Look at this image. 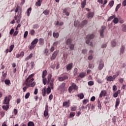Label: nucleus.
<instances>
[{
    "instance_id": "nucleus-10",
    "label": "nucleus",
    "mask_w": 126,
    "mask_h": 126,
    "mask_svg": "<svg viewBox=\"0 0 126 126\" xmlns=\"http://www.w3.org/2000/svg\"><path fill=\"white\" fill-rule=\"evenodd\" d=\"M58 54H59V51H56L53 53L51 57V61H54L56 59V57L58 56Z\"/></svg>"
},
{
    "instance_id": "nucleus-7",
    "label": "nucleus",
    "mask_w": 126,
    "mask_h": 126,
    "mask_svg": "<svg viewBox=\"0 0 126 126\" xmlns=\"http://www.w3.org/2000/svg\"><path fill=\"white\" fill-rule=\"evenodd\" d=\"M106 27L105 26L101 27V29L99 31V32L100 33V36L101 38L104 37V30H106Z\"/></svg>"
},
{
    "instance_id": "nucleus-53",
    "label": "nucleus",
    "mask_w": 126,
    "mask_h": 126,
    "mask_svg": "<svg viewBox=\"0 0 126 126\" xmlns=\"http://www.w3.org/2000/svg\"><path fill=\"white\" fill-rule=\"evenodd\" d=\"M88 102H89V100H88V99H84L83 100V104H84V105H86V103H88Z\"/></svg>"
},
{
    "instance_id": "nucleus-9",
    "label": "nucleus",
    "mask_w": 126,
    "mask_h": 126,
    "mask_svg": "<svg viewBox=\"0 0 126 126\" xmlns=\"http://www.w3.org/2000/svg\"><path fill=\"white\" fill-rule=\"evenodd\" d=\"M68 78V77L67 75H63L58 78V79L59 81H63L65 80V79H67Z\"/></svg>"
},
{
    "instance_id": "nucleus-49",
    "label": "nucleus",
    "mask_w": 126,
    "mask_h": 126,
    "mask_svg": "<svg viewBox=\"0 0 126 126\" xmlns=\"http://www.w3.org/2000/svg\"><path fill=\"white\" fill-rule=\"evenodd\" d=\"M69 48L72 51L74 50V44H70L69 46Z\"/></svg>"
},
{
    "instance_id": "nucleus-17",
    "label": "nucleus",
    "mask_w": 126,
    "mask_h": 126,
    "mask_svg": "<svg viewBox=\"0 0 126 126\" xmlns=\"http://www.w3.org/2000/svg\"><path fill=\"white\" fill-rule=\"evenodd\" d=\"M9 104H6V105H3L2 108L4 111H7L9 109Z\"/></svg>"
},
{
    "instance_id": "nucleus-41",
    "label": "nucleus",
    "mask_w": 126,
    "mask_h": 126,
    "mask_svg": "<svg viewBox=\"0 0 126 126\" xmlns=\"http://www.w3.org/2000/svg\"><path fill=\"white\" fill-rule=\"evenodd\" d=\"M74 24L75 27H77V26H79V22L77 21H75L74 22Z\"/></svg>"
},
{
    "instance_id": "nucleus-40",
    "label": "nucleus",
    "mask_w": 126,
    "mask_h": 126,
    "mask_svg": "<svg viewBox=\"0 0 126 126\" xmlns=\"http://www.w3.org/2000/svg\"><path fill=\"white\" fill-rule=\"evenodd\" d=\"M43 78V83L44 84V85H46V84H47V82H48V81H47V78Z\"/></svg>"
},
{
    "instance_id": "nucleus-25",
    "label": "nucleus",
    "mask_w": 126,
    "mask_h": 126,
    "mask_svg": "<svg viewBox=\"0 0 126 126\" xmlns=\"http://www.w3.org/2000/svg\"><path fill=\"white\" fill-rule=\"evenodd\" d=\"M85 5H86V0H84L81 2V7H82V8H84V7H85Z\"/></svg>"
},
{
    "instance_id": "nucleus-59",
    "label": "nucleus",
    "mask_w": 126,
    "mask_h": 126,
    "mask_svg": "<svg viewBox=\"0 0 126 126\" xmlns=\"http://www.w3.org/2000/svg\"><path fill=\"white\" fill-rule=\"evenodd\" d=\"M88 59L90 61H91V60H93V56L91 55H90V56L88 57Z\"/></svg>"
},
{
    "instance_id": "nucleus-11",
    "label": "nucleus",
    "mask_w": 126,
    "mask_h": 126,
    "mask_svg": "<svg viewBox=\"0 0 126 126\" xmlns=\"http://www.w3.org/2000/svg\"><path fill=\"white\" fill-rule=\"evenodd\" d=\"M106 95H107V91L103 90V91H101V92H100V94H99V97L100 98H102L103 96L105 97Z\"/></svg>"
},
{
    "instance_id": "nucleus-36",
    "label": "nucleus",
    "mask_w": 126,
    "mask_h": 126,
    "mask_svg": "<svg viewBox=\"0 0 126 126\" xmlns=\"http://www.w3.org/2000/svg\"><path fill=\"white\" fill-rule=\"evenodd\" d=\"M114 0H110L109 1V5L110 6V7H113V6L114 5Z\"/></svg>"
},
{
    "instance_id": "nucleus-14",
    "label": "nucleus",
    "mask_w": 126,
    "mask_h": 126,
    "mask_svg": "<svg viewBox=\"0 0 126 126\" xmlns=\"http://www.w3.org/2000/svg\"><path fill=\"white\" fill-rule=\"evenodd\" d=\"M87 24V20H85L82 22L81 24L80 25V27H81L82 28L84 27L85 25H86Z\"/></svg>"
},
{
    "instance_id": "nucleus-24",
    "label": "nucleus",
    "mask_w": 126,
    "mask_h": 126,
    "mask_svg": "<svg viewBox=\"0 0 126 126\" xmlns=\"http://www.w3.org/2000/svg\"><path fill=\"white\" fill-rule=\"evenodd\" d=\"M42 1H43V0H38V1L35 3L36 6H41Z\"/></svg>"
},
{
    "instance_id": "nucleus-26",
    "label": "nucleus",
    "mask_w": 126,
    "mask_h": 126,
    "mask_svg": "<svg viewBox=\"0 0 126 126\" xmlns=\"http://www.w3.org/2000/svg\"><path fill=\"white\" fill-rule=\"evenodd\" d=\"M33 57V54L31 53V54H30V55L28 57H27L25 58V61H28V60H30V59H32Z\"/></svg>"
},
{
    "instance_id": "nucleus-52",
    "label": "nucleus",
    "mask_w": 126,
    "mask_h": 126,
    "mask_svg": "<svg viewBox=\"0 0 126 126\" xmlns=\"http://www.w3.org/2000/svg\"><path fill=\"white\" fill-rule=\"evenodd\" d=\"M28 35V31H26L24 34V38H26Z\"/></svg>"
},
{
    "instance_id": "nucleus-58",
    "label": "nucleus",
    "mask_w": 126,
    "mask_h": 126,
    "mask_svg": "<svg viewBox=\"0 0 126 126\" xmlns=\"http://www.w3.org/2000/svg\"><path fill=\"white\" fill-rule=\"evenodd\" d=\"M75 110H76V106L71 107V111H72V112H74Z\"/></svg>"
},
{
    "instance_id": "nucleus-29",
    "label": "nucleus",
    "mask_w": 126,
    "mask_h": 126,
    "mask_svg": "<svg viewBox=\"0 0 126 126\" xmlns=\"http://www.w3.org/2000/svg\"><path fill=\"white\" fill-rule=\"evenodd\" d=\"M53 37H54V38H59V36H60V34L59 33V32H53Z\"/></svg>"
},
{
    "instance_id": "nucleus-39",
    "label": "nucleus",
    "mask_w": 126,
    "mask_h": 126,
    "mask_svg": "<svg viewBox=\"0 0 126 126\" xmlns=\"http://www.w3.org/2000/svg\"><path fill=\"white\" fill-rule=\"evenodd\" d=\"M13 48H14V45L13 44L11 45L10 47H9V53H11V52H12V50H13Z\"/></svg>"
},
{
    "instance_id": "nucleus-18",
    "label": "nucleus",
    "mask_w": 126,
    "mask_h": 126,
    "mask_svg": "<svg viewBox=\"0 0 126 126\" xmlns=\"http://www.w3.org/2000/svg\"><path fill=\"white\" fill-rule=\"evenodd\" d=\"M63 13H64L65 15H66V16H69V12H68V11H67V9L66 8H64L63 10Z\"/></svg>"
},
{
    "instance_id": "nucleus-6",
    "label": "nucleus",
    "mask_w": 126,
    "mask_h": 126,
    "mask_svg": "<svg viewBox=\"0 0 126 126\" xmlns=\"http://www.w3.org/2000/svg\"><path fill=\"white\" fill-rule=\"evenodd\" d=\"M21 12L18 13V15L14 17L15 20H16L17 23H20V21L21 20Z\"/></svg>"
},
{
    "instance_id": "nucleus-23",
    "label": "nucleus",
    "mask_w": 126,
    "mask_h": 126,
    "mask_svg": "<svg viewBox=\"0 0 126 126\" xmlns=\"http://www.w3.org/2000/svg\"><path fill=\"white\" fill-rule=\"evenodd\" d=\"M71 86L74 88V90H77L78 89V87L76 86V84H75L74 83H72L71 84Z\"/></svg>"
},
{
    "instance_id": "nucleus-16",
    "label": "nucleus",
    "mask_w": 126,
    "mask_h": 126,
    "mask_svg": "<svg viewBox=\"0 0 126 126\" xmlns=\"http://www.w3.org/2000/svg\"><path fill=\"white\" fill-rule=\"evenodd\" d=\"M38 39L37 38H35L34 39L33 41H32V42L31 43V45L32 46H36V44H37V43H38Z\"/></svg>"
},
{
    "instance_id": "nucleus-20",
    "label": "nucleus",
    "mask_w": 126,
    "mask_h": 126,
    "mask_svg": "<svg viewBox=\"0 0 126 126\" xmlns=\"http://www.w3.org/2000/svg\"><path fill=\"white\" fill-rule=\"evenodd\" d=\"M31 11H32V8L30 7L27 10V14L28 16H30V13H31Z\"/></svg>"
},
{
    "instance_id": "nucleus-13",
    "label": "nucleus",
    "mask_w": 126,
    "mask_h": 126,
    "mask_svg": "<svg viewBox=\"0 0 126 126\" xmlns=\"http://www.w3.org/2000/svg\"><path fill=\"white\" fill-rule=\"evenodd\" d=\"M49 115V109L48 106L45 107V110L44 112V117H47Z\"/></svg>"
},
{
    "instance_id": "nucleus-33",
    "label": "nucleus",
    "mask_w": 126,
    "mask_h": 126,
    "mask_svg": "<svg viewBox=\"0 0 126 126\" xmlns=\"http://www.w3.org/2000/svg\"><path fill=\"white\" fill-rule=\"evenodd\" d=\"M125 52V46H122L120 49V54H123Z\"/></svg>"
},
{
    "instance_id": "nucleus-42",
    "label": "nucleus",
    "mask_w": 126,
    "mask_h": 126,
    "mask_svg": "<svg viewBox=\"0 0 126 126\" xmlns=\"http://www.w3.org/2000/svg\"><path fill=\"white\" fill-rule=\"evenodd\" d=\"M121 5H122V4H121V3L118 4L116 7L115 11H118V10H119V8H120V7H121Z\"/></svg>"
},
{
    "instance_id": "nucleus-32",
    "label": "nucleus",
    "mask_w": 126,
    "mask_h": 126,
    "mask_svg": "<svg viewBox=\"0 0 126 126\" xmlns=\"http://www.w3.org/2000/svg\"><path fill=\"white\" fill-rule=\"evenodd\" d=\"M71 39L70 38H68L67 39V40L66 41V45H70V44H71Z\"/></svg>"
},
{
    "instance_id": "nucleus-61",
    "label": "nucleus",
    "mask_w": 126,
    "mask_h": 126,
    "mask_svg": "<svg viewBox=\"0 0 126 126\" xmlns=\"http://www.w3.org/2000/svg\"><path fill=\"white\" fill-rule=\"evenodd\" d=\"M107 47V44H103L101 45V48L102 49H104V48H106Z\"/></svg>"
},
{
    "instance_id": "nucleus-35",
    "label": "nucleus",
    "mask_w": 126,
    "mask_h": 126,
    "mask_svg": "<svg viewBox=\"0 0 126 126\" xmlns=\"http://www.w3.org/2000/svg\"><path fill=\"white\" fill-rule=\"evenodd\" d=\"M39 45H44V39L40 38L39 40Z\"/></svg>"
},
{
    "instance_id": "nucleus-44",
    "label": "nucleus",
    "mask_w": 126,
    "mask_h": 126,
    "mask_svg": "<svg viewBox=\"0 0 126 126\" xmlns=\"http://www.w3.org/2000/svg\"><path fill=\"white\" fill-rule=\"evenodd\" d=\"M28 126H34L35 125L34 124V123L33 122H29L28 123Z\"/></svg>"
},
{
    "instance_id": "nucleus-4",
    "label": "nucleus",
    "mask_w": 126,
    "mask_h": 126,
    "mask_svg": "<svg viewBox=\"0 0 126 126\" xmlns=\"http://www.w3.org/2000/svg\"><path fill=\"white\" fill-rule=\"evenodd\" d=\"M120 75V73H118L116 75H114L113 76H107L106 77V79L107 81H114V80H115V79H116V77H118V76H119V75Z\"/></svg>"
},
{
    "instance_id": "nucleus-46",
    "label": "nucleus",
    "mask_w": 126,
    "mask_h": 126,
    "mask_svg": "<svg viewBox=\"0 0 126 126\" xmlns=\"http://www.w3.org/2000/svg\"><path fill=\"white\" fill-rule=\"evenodd\" d=\"M88 85L89 86H92L93 85H94V82L93 81H90L88 82Z\"/></svg>"
},
{
    "instance_id": "nucleus-3",
    "label": "nucleus",
    "mask_w": 126,
    "mask_h": 126,
    "mask_svg": "<svg viewBox=\"0 0 126 126\" xmlns=\"http://www.w3.org/2000/svg\"><path fill=\"white\" fill-rule=\"evenodd\" d=\"M94 34H89L87 36L86 38L87 40L86 41V44H88V45H90V46H91L92 47L93 46V43L92 42H90V40L91 39H93L94 38Z\"/></svg>"
},
{
    "instance_id": "nucleus-34",
    "label": "nucleus",
    "mask_w": 126,
    "mask_h": 126,
    "mask_svg": "<svg viewBox=\"0 0 126 126\" xmlns=\"http://www.w3.org/2000/svg\"><path fill=\"white\" fill-rule=\"evenodd\" d=\"M116 17V15H114L113 16H110L108 18L107 21H111L112 19H114Z\"/></svg>"
},
{
    "instance_id": "nucleus-30",
    "label": "nucleus",
    "mask_w": 126,
    "mask_h": 126,
    "mask_svg": "<svg viewBox=\"0 0 126 126\" xmlns=\"http://www.w3.org/2000/svg\"><path fill=\"white\" fill-rule=\"evenodd\" d=\"M121 93L120 90H118L116 93H115L113 94V96H114L115 98L118 97V95H119V94Z\"/></svg>"
},
{
    "instance_id": "nucleus-60",
    "label": "nucleus",
    "mask_w": 126,
    "mask_h": 126,
    "mask_svg": "<svg viewBox=\"0 0 126 126\" xmlns=\"http://www.w3.org/2000/svg\"><path fill=\"white\" fill-rule=\"evenodd\" d=\"M113 91H117V86L116 85L113 86Z\"/></svg>"
},
{
    "instance_id": "nucleus-43",
    "label": "nucleus",
    "mask_w": 126,
    "mask_h": 126,
    "mask_svg": "<svg viewBox=\"0 0 126 126\" xmlns=\"http://www.w3.org/2000/svg\"><path fill=\"white\" fill-rule=\"evenodd\" d=\"M64 87H65V83H63L62 85L60 86V88L63 90V89H64Z\"/></svg>"
},
{
    "instance_id": "nucleus-8",
    "label": "nucleus",
    "mask_w": 126,
    "mask_h": 126,
    "mask_svg": "<svg viewBox=\"0 0 126 126\" xmlns=\"http://www.w3.org/2000/svg\"><path fill=\"white\" fill-rule=\"evenodd\" d=\"M103 67H104V62H103L102 60H100L98 66V69H99V70H102Z\"/></svg>"
},
{
    "instance_id": "nucleus-45",
    "label": "nucleus",
    "mask_w": 126,
    "mask_h": 126,
    "mask_svg": "<svg viewBox=\"0 0 126 126\" xmlns=\"http://www.w3.org/2000/svg\"><path fill=\"white\" fill-rule=\"evenodd\" d=\"M78 97H79L80 99H83V98H84V94L83 93L80 94H78Z\"/></svg>"
},
{
    "instance_id": "nucleus-55",
    "label": "nucleus",
    "mask_w": 126,
    "mask_h": 126,
    "mask_svg": "<svg viewBox=\"0 0 126 126\" xmlns=\"http://www.w3.org/2000/svg\"><path fill=\"white\" fill-rule=\"evenodd\" d=\"M13 33H14V29H11V30L10 31L9 34H10V35H12V34H13Z\"/></svg>"
},
{
    "instance_id": "nucleus-50",
    "label": "nucleus",
    "mask_w": 126,
    "mask_h": 126,
    "mask_svg": "<svg viewBox=\"0 0 126 126\" xmlns=\"http://www.w3.org/2000/svg\"><path fill=\"white\" fill-rule=\"evenodd\" d=\"M112 45L113 47H116V45H117V43L116 42V41L113 40L112 42Z\"/></svg>"
},
{
    "instance_id": "nucleus-54",
    "label": "nucleus",
    "mask_w": 126,
    "mask_h": 126,
    "mask_svg": "<svg viewBox=\"0 0 126 126\" xmlns=\"http://www.w3.org/2000/svg\"><path fill=\"white\" fill-rule=\"evenodd\" d=\"M75 116V113L74 112H71L70 114V118H72V117H74Z\"/></svg>"
},
{
    "instance_id": "nucleus-38",
    "label": "nucleus",
    "mask_w": 126,
    "mask_h": 126,
    "mask_svg": "<svg viewBox=\"0 0 126 126\" xmlns=\"http://www.w3.org/2000/svg\"><path fill=\"white\" fill-rule=\"evenodd\" d=\"M79 77H81V78H82L85 76V72H82L80 73L79 75Z\"/></svg>"
},
{
    "instance_id": "nucleus-2",
    "label": "nucleus",
    "mask_w": 126,
    "mask_h": 126,
    "mask_svg": "<svg viewBox=\"0 0 126 126\" xmlns=\"http://www.w3.org/2000/svg\"><path fill=\"white\" fill-rule=\"evenodd\" d=\"M51 81V82L50 83V86H48L47 89L46 87H44L42 89V95L44 97L46 96V93L47 94H50V93H51V89H53L54 88V83H53V82L55 81V79L54 78L52 79Z\"/></svg>"
},
{
    "instance_id": "nucleus-48",
    "label": "nucleus",
    "mask_w": 126,
    "mask_h": 126,
    "mask_svg": "<svg viewBox=\"0 0 126 126\" xmlns=\"http://www.w3.org/2000/svg\"><path fill=\"white\" fill-rule=\"evenodd\" d=\"M30 96V93H27L25 96V99H28Z\"/></svg>"
},
{
    "instance_id": "nucleus-63",
    "label": "nucleus",
    "mask_w": 126,
    "mask_h": 126,
    "mask_svg": "<svg viewBox=\"0 0 126 126\" xmlns=\"http://www.w3.org/2000/svg\"><path fill=\"white\" fill-rule=\"evenodd\" d=\"M53 94H51L49 96V100H52V99H53Z\"/></svg>"
},
{
    "instance_id": "nucleus-56",
    "label": "nucleus",
    "mask_w": 126,
    "mask_h": 126,
    "mask_svg": "<svg viewBox=\"0 0 126 126\" xmlns=\"http://www.w3.org/2000/svg\"><path fill=\"white\" fill-rule=\"evenodd\" d=\"M0 116L2 118H3V117L4 116V115L5 114V112H3V111H1L0 112Z\"/></svg>"
},
{
    "instance_id": "nucleus-47",
    "label": "nucleus",
    "mask_w": 126,
    "mask_h": 126,
    "mask_svg": "<svg viewBox=\"0 0 126 126\" xmlns=\"http://www.w3.org/2000/svg\"><path fill=\"white\" fill-rule=\"evenodd\" d=\"M5 84H6V85H9V84L10 83V81L8 79L5 80Z\"/></svg>"
},
{
    "instance_id": "nucleus-1",
    "label": "nucleus",
    "mask_w": 126,
    "mask_h": 126,
    "mask_svg": "<svg viewBox=\"0 0 126 126\" xmlns=\"http://www.w3.org/2000/svg\"><path fill=\"white\" fill-rule=\"evenodd\" d=\"M33 76H34V74L30 75L26 80V81L24 82L23 85H26V86L23 88L24 92H26L27 89L29 88V87H34L36 85V82H33L34 78H32Z\"/></svg>"
},
{
    "instance_id": "nucleus-27",
    "label": "nucleus",
    "mask_w": 126,
    "mask_h": 126,
    "mask_svg": "<svg viewBox=\"0 0 126 126\" xmlns=\"http://www.w3.org/2000/svg\"><path fill=\"white\" fill-rule=\"evenodd\" d=\"M47 70H45L42 71V78H44L46 77V75H47Z\"/></svg>"
},
{
    "instance_id": "nucleus-28",
    "label": "nucleus",
    "mask_w": 126,
    "mask_h": 126,
    "mask_svg": "<svg viewBox=\"0 0 126 126\" xmlns=\"http://www.w3.org/2000/svg\"><path fill=\"white\" fill-rule=\"evenodd\" d=\"M120 105V99L117 98L116 101L115 103V108H117L118 106Z\"/></svg>"
},
{
    "instance_id": "nucleus-12",
    "label": "nucleus",
    "mask_w": 126,
    "mask_h": 126,
    "mask_svg": "<svg viewBox=\"0 0 126 126\" xmlns=\"http://www.w3.org/2000/svg\"><path fill=\"white\" fill-rule=\"evenodd\" d=\"M63 106L64 107H67V108H68V107L70 106V104L69 103V100H68L67 101L63 102Z\"/></svg>"
},
{
    "instance_id": "nucleus-51",
    "label": "nucleus",
    "mask_w": 126,
    "mask_h": 126,
    "mask_svg": "<svg viewBox=\"0 0 126 126\" xmlns=\"http://www.w3.org/2000/svg\"><path fill=\"white\" fill-rule=\"evenodd\" d=\"M30 33L32 36H33L35 34V31H34L33 30H32L30 31Z\"/></svg>"
},
{
    "instance_id": "nucleus-22",
    "label": "nucleus",
    "mask_w": 126,
    "mask_h": 126,
    "mask_svg": "<svg viewBox=\"0 0 126 126\" xmlns=\"http://www.w3.org/2000/svg\"><path fill=\"white\" fill-rule=\"evenodd\" d=\"M51 79H52V74H49L48 75V80L47 82V84H49L50 83V81H51Z\"/></svg>"
},
{
    "instance_id": "nucleus-21",
    "label": "nucleus",
    "mask_w": 126,
    "mask_h": 126,
    "mask_svg": "<svg viewBox=\"0 0 126 126\" xmlns=\"http://www.w3.org/2000/svg\"><path fill=\"white\" fill-rule=\"evenodd\" d=\"M122 28V31H123V32H126V24H123L121 26Z\"/></svg>"
},
{
    "instance_id": "nucleus-64",
    "label": "nucleus",
    "mask_w": 126,
    "mask_h": 126,
    "mask_svg": "<svg viewBox=\"0 0 126 126\" xmlns=\"http://www.w3.org/2000/svg\"><path fill=\"white\" fill-rule=\"evenodd\" d=\"M122 5H123V6H126V0H125L123 2Z\"/></svg>"
},
{
    "instance_id": "nucleus-5",
    "label": "nucleus",
    "mask_w": 126,
    "mask_h": 126,
    "mask_svg": "<svg viewBox=\"0 0 126 126\" xmlns=\"http://www.w3.org/2000/svg\"><path fill=\"white\" fill-rule=\"evenodd\" d=\"M12 98V96L11 95H9L5 97L3 103L4 105H9V101L10 100H11V98Z\"/></svg>"
},
{
    "instance_id": "nucleus-37",
    "label": "nucleus",
    "mask_w": 126,
    "mask_h": 126,
    "mask_svg": "<svg viewBox=\"0 0 126 126\" xmlns=\"http://www.w3.org/2000/svg\"><path fill=\"white\" fill-rule=\"evenodd\" d=\"M43 13L45 15H49V14H50V11L48 10H45L44 11H43Z\"/></svg>"
},
{
    "instance_id": "nucleus-57",
    "label": "nucleus",
    "mask_w": 126,
    "mask_h": 126,
    "mask_svg": "<svg viewBox=\"0 0 126 126\" xmlns=\"http://www.w3.org/2000/svg\"><path fill=\"white\" fill-rule=\"evenodd\" d=\"M34 95H37L38 94V89L35 88L34 91Z\"/></svg>"
},
{
    "instance_id": "nucleus-15",
    "label": "nucleus",
    "mask_w": 126,
    "mask_h": 126,
    "mask_svg": "<svg viewBox=\"0 0 126 126\" xmlns=\"http://www.w3.org/2000/svg\"><path fill=\"white\" fill-rule=\"evenodd\" d=\"M73 64L72 63H70L66 66V69L67 70H70L71 68H72Z\"/></svg>"
},
{
    "instance_id": "nucleus-31",
    "label": "nucleus",
    "mask_w": 126,
    "mask_h": 126,
    "mask_svg": "<svg viewBox=\"0 0 126 126\" xmlns=\"http://www.w3.org/2000/svg\"><path fill=\"white\" fill-rule=\"evenodd\" d=\"M113 22H114L115 24H118V23H119V19L118 18L115 17L113 20Z\"/></svg>"
},
{
    "instance_id": "nucleus-62",
    "label": "nucleus",
    "mask_w": 126,
    "mask_h": 126,
    "mask_svg": "<svg viewBox=\"0 0 126 126\" xmlns=\"http://www.w3.org/2000/svg\"><path fill=\"white\" fill-rule=\"evenodd\" d=\"M82 54H86V53H87V50H86V49H83V50L82 51Z\"/></svg>"
},
{
    "instance_id": "nucleus-19",
    "label": "nucleus",
    "mask_w": 126,
    "mask_h": 126,
    "mask_svg": "<svg viewBox=\"0 0 126 126\" xmlns=\"http://www.w3.org/2000/svg\"><path fill=\"white\" fill-rule=\"evenodd\" d=\"M93 16H94V12H91V13H89L87 14V18H90V17H91V18H92V17H93Z\"/></svg>"
}]
</instances>
